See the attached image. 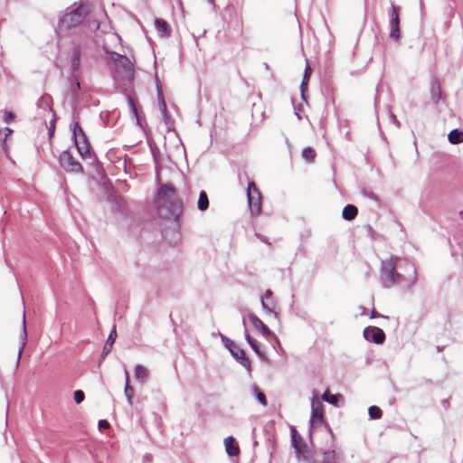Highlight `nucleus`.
I'll return each instance as SVG.
<instances>
[{"mask_svg": "<svg viewBox=\"0 0 463 463\" xmlns=\"http://www.w3.org/2000/svg\"><path fill=\"white\" fill-rule=\"evenodd\" d=\"M380 282L383 288H391L400 286L411 288L417 282L416 265L407 260L391 256L381 261Z\"/></svg>", "mask_w": 463, "mask_h": 463, "instance_id": "1", "label": "nucleus"}, {"mask_svg": "<svg viewBox=\"0 0 463 463\" xmlns=\"http://www.w3.org/2000/svg\"><path fill=\"white\" fill-rule=\"evenodd\" d=\"M156 200L158 215L163 219L173 220L178 223L184 204L182 199L177 196L174 184L171 183L160 184L157 188Z\"/></svg>", "mask_w": 463, "mask_h": 463, "instance_id": "2", "label": "nucleus"}, {"mask_svg": "<svg viewBox=\"0 0 463 463\" xmlns=\"http://www.w3.org/2000/svg\"><path fill=\"white\" fill-rule=\"evenodd\" d=\"M88 14V7L76 3L66 9L65 14L59 19L56 28L57 33H67L71 29L78 27Z\"/></svg>", "mask_w": 463, "mask_h": 463, "instance_id": "3", "label": "nucleus"}, {"mask_svg": "<svg viewBox=\"0 0 463 463\" xmlns=\"http://www.w3.org/2000/svg\"><path fill=\"white\" fill-rule=\"evenodd\" d=\"M71 128L72 132L71 137L74 141L78 153L83 158L89 156L90 145L82 128L80 126L78 121H75L71 125Z\"/></svg>", "mask_w": 463, "mask_h": 463, "instance_id": "4", "label": "nucleus"}, {"mask_svg": "<svg viewBox=\"0 0 463 463\" xmlns=\"http://www.w3.org/2000/svg\"><path fill=\"white\" fill-rule=\"evenodd\" d=\"M291 444L296 452V458L298 461L311 463L312 455L310 454L307 443L303 440L302 436L298 432L295 427L290 428Z\"/></svg>", "mask_w": 463, "mask_h": 463, "instance_id": "5", "label": "nucleus"}, {"mask_svg": "<svg viewBox=\"0 0 463 463\" xmlns=\"http://www.w3.org/2000/svg\"><path fill=\"white\" fill-rule=\"evenodd\" d=\"M222 342L224 346L230 351L232 356L242 365L248 372L251 371V364L250 359L246 356L243 349L239 347L235 342L228 338L227 336L220 334Z\"/></svg>", "mask_w": 463, "mask_h": 463, "instance_id": "6", "label": "nucleus"}, {"mask_svg": "<svg viewBox=\"0 0 463 463\" xmlns=\"http://www.w3.org/2000/svg\"><path fill=\"white\" fill-rule=\"evenodd\" d=\"M247 198L251 215H259L261 211V194L252 181L248 183Z\"/></svg>", "mask_w": 463, "mask_h": 463, "instance_id": "7", "label": "nucleus"}, {"mask_svg": "<svg viewBox=\"0 0 463 463\" xmlns=\"http://www.w3.org/2000/svg\"><path fill=\"white\" fill-rule=\"evenodd\" d=\"M59 163L61 168L72 174H81L83 173V167L80 163L74 158L72 154L69 150H64L61 153L59 156Z\"/></svg>", "mask_w": 463, "mask_h": 463, "instance_id": "8", "label": "nucleus"}, {"mask_svg": "<svg viewBox=\"0 0 463 463\" xmlns=\"http://www.w3.org/2000/svg\"><path fill=\"white\" fill-rule=\"evenodd\" d=\"M91 41L86 39L79 43H74L71 56V67L73 72L77 71L80 66V58L85 55L87 50L90 48Z\"/></svg>", "mask_w": 463, "mask_h": 463, "instance_id": "9", "label": "nucleus"}, {"mask_svg": "<svg viewBox=\"0 0 463 463\" xmlns=\"http://www.w3.org/2000/svg\"><path fill=\"white\" fill-rule=\"evenodd\" d=\"M364 338L376 345H381L385 341V333L377 326H369L364 329Z\"/></svg>", "mask_w": 463, "mask_h": 463, "instance_id": "10", "label": "nucleus"}, {"mask_svg": "<svg viewBox=\"0 0 463 463\" xmlns=\"http://www.w3.org/2000/svg\"><path fill=\"white\" fill-rule=\"evenodd\" d=\"M323 407V403L314 396L311 401L310 427L316 423L322 422L324 418Z\"/></svg>", "mask_w": 463, "mask_h": 463, "instance_id": "11", "label": "nucleus"}, {"mask_svg": "<svg viewBox=\"0 0 463 463\" xmlns=\"http://www.w3.org/2000/svg\"><path fill=\"white\" fill-rule=\"evenodd\" d=\"M248 317L252 326L260 331L264 336L268 337L272 335L271 330L256 315L250 313Z\"/></svg>", "mask_w": 463, "mask_h": 463, "instance_id": "12", "label": "nucleus"}, {"mask_svg": "<svg viewBox=\"0 0 463 463\" xmlns=\"http://www.w3.org/2000/svg\"><path fill=\"white\" fill-rule=\"evenodd\" d=\"M155 27L160 38H168L171 35V28L168 23L162 18L155 19Z\"/></svg>", "mask_w": 463, "mask_h": 463, "instance_id": "13", "label": "nucleus"}, {"mask_svg": "<svg viewBox=\"0 0 463 463\" xmlns=\"http://www.w3.org/2000/svg\"><path fill=\"white\" fill-rule=\"evenodd\" d=\"M156 93H157L158 105L160 107V110H161V113H162L163 117H164V119L166 122V120L168 118L167 109H166V104H165V99H164L163 91H162V89H161L160 81H159V79H158L157 76H156Z\"/></svg>", "mask_w": 463, "mask_h": 463, "instance_id": "14", "label": "nucleus"}, {"mask_svg": "<svg viewBox=\"0 0 463 463\" xmlns=\"http://www.w3.org/2000/svg\"><path fill=\"white\" fill-rule=\"evenodd\" d=\"M134 375L137 381L143 385L148 381L150 373L147 368L141 364H137L135 366Z\"/></svg>", "mask_w": 463, "mask_h": 463, "instance_id": "15", "label": "nucleus"}, {"mask_svg": "<svg viewBox=\"0 0 463 463\" xmlns=\"http://www.w3.org/2000/svg\"><path fill=\"white\" fill-rule=\"evenodd\" d=\"M116 337H117V331H116V326H114L108 336V339H107L104 346H103V350L101 353L102 359H104L105 356H107L111 352L112 346L116 341Z\"/></svg>", "mask_w": 463, "mask_h": 463, "instance_id": "16", "label": "nucleus"}, {"mask_svg": "<svg viewBox=\"0 0 463 463\" xmlns=\"http://www.w3.org/2000/svg\"><path fill=\"white\" fill-rule=\"evenodd\" d=\"M430 97L432 101L437 104L441 99V88L437 78H432L430 81Z\"/></svg>", "mask_w": 463, "mask_h": 463, "instance_id": "17", "label": "nucleus"}, {"mask_svg": "<svg viewBox=\"0 0 463 463\" xmlns=\"http://www.w3.org/2000/svg\"><path fill=\"white\" fill-rule=\"evenodd\" d=\"M118 65L125 71L128 79H133L135 75L134 65L126 55L121 59Z\"/></svg>", "mask_w": 463, "mask_h": 463, "instance_id": "18", "label": "nucleus"}, {"mask_svg": "<svg viewBox=\"0 0 463 463\" xmlns=\"http://www.w3.org/2000/svg\"><path fill=\"white\" fill-rule=\"evenodd\" d=\"M226 452L229 456H237L240 453L239 446L232 436H229L224 439Z\"/></svg>", "mask_w": 463, "mask_h": 463, "instance_id": "19", "label": "nucleus"}, {"mask_svg": "<svg viewBox=\"0 0 463 463\" xmlns=\"http://www.w3.org/2000/svg\"><path fill=\"white\" fill-rule=\"evenodd\" d=\"M20 343H21V345H20V348L18 350V355H17V361H16V364L18 365L19 363H20V359H21V355L26 346V344H27V331H26V320H25V314H24V317H23V332L20 335Z\"/></svg>", "mask_w": 463, "mask_h": 463, "instance_id": "20", "label": "nucleus"}, {"mask_svg": "<svg viewBox=\"0 0 463 463\" xmlns=\"http://www.w3.org/2000/svg\"><path fill=\"white\" fill-rule=\"evenodd\" d=\"M242 324H243V326L246 327V323H245L244 318L242 319ZM244 336H245V340L248 342V344L250 345L251 349L255 352V354L261 358L264 357V354L260 350L257 341L250 335L247 328L244 329Z\"/></svg>", "mask_w": 463, "mask_h": 463, "instance_id": "21", "label": "nucleus"}, {"mask_svg": "<svg viewBox=\"0 0 463 463\" xmlns=\"http://www.w3.org/2000/svg\"><path fill=\"white\" fill-rule=\"evenodd\" d=\"M389 37L394 42H399L401 39L400 19L389 21Z\"/></svg>", "mask_w": 463, "mask_h": 463, "instance_id": "22", "label": "nucleus"}, {"mask_svg": "<svg viewBox=\"0 0 463 463\" xmlns=\"http://www.w3.org/2000/svg\"><path fill=\"white\" fill-rule=\"evenodd\" d=\"M36 105L44 111H52V99L49 94L42 95L37 100Z\"/></svg>", "mask_w": 463, "mask_h": 463, "instance_id": "23", "label": "nucleus"}, {"mask_svg": "<svg viewBox=\"0 0 463 463\" xmlns=\"http://www.w3.org/2000/svg\"><path fill=\"white\" fill-rule=\"evenodd\" d=\"M358 209L355 205L347 204L343 209L342 217L346 221H352L356 217Z\"/></svg>", "mask_w": 463, "mask_h": 463, "instance_id": "24", "label": "nucleus"}, {"mask_svg": "<svg viewBox=\"0 0 463 463\" xmlns=\"http://www.w3.org/2000/svg\"><path fill=\"white\" fill-rule=\"evenodd\" d=\"M448 140L452 145H458L463 142V131L458 128L452 129L448 135Z\"/></svg>", "mask_w": 463, "mask_h": 463, "instance_id": "25", "label": "nucleus"}, {"mask_svg": "<svg viewBox=\"0 0 463 463\" xmlns=\"http://www.w3.org/2000/svg\"><path fill=\"white\" fill-rule=\"evenodd\" d=\"M197 208L201 212H204L209 208V198L205 191L202 190L199 194Z\"/></svg>", "mask_w": 463, "mask_h": 463, "instance_id": "26", "label": "nucleus"}, {"mask_svg": "<svg viewBox=\"0 0 463 463\" xmlns=\"http://www.w3.org/2000/svg\"><path fill=\"white\" fill-rule=\"evenodd\" d=\"M310 74H311V68H310L309 64L307 63L306 68H305V71H304V75H303V79H302V81L300 83L301 97H302V99H304V100H306L305 90H306V88L307 86V81H308Z\"/></svg>", "mask_w": 463, "mask_h": 463, "instance_id": "27", "label": "nucleus"}, {"mask_svg": "<svg viewBox=\"0 0 463 463\" xmlns=\"http://www.w3.org/2000/svg\"><path fill=\"white\" fill-rule=\"evenodd\" d=\"M339 398H341V395L332 394L329 392L328 390L325 391L324 393L322 394V400L334 406L338 405Z\"/></svg>", "mask_w": 463, "mask_h": 463, "instance_id": "28", "label": "nucleus"}, {"mask_svg": "<svg viewBox=\"0 0 463 463\" xmlns=\"http://www.w3.org/2000/svg\"><path fill=\"white\" fill-rule=\"evenodd\" d=\"M251 391H252L253 395L259 401V402L261 405L266 406L268 403L267 399H266L265 394L260 391V389L257 385H253L251 387Z\"/></svg>", "mask_w": 463, "mask_h": 463, "instance_id": "29", "label": "nucleus"}, {"mask_svg": "<svg viewBox=\"0 0 463 463\" xmlns=\"http://www.w3.org/2000/svg\"><path fill=\"white\" fill-rule=\"evenodd\" d=\"M336 458L337 455L335 449L325 451L322 463H336Z\"/></svg>", "mask_w": 463, "mask_h": 463, "instance_id": "30", "label": "nucleus"}, {"mask_svg": "<svg viewBox=\"0 0 463 463\" xmlns=\"http://www.w3.org/2000/svg\"><path fill=\"white\" fill-rule=\"evenodd\" d=\"M127 101H128V109H129L131 114L133 115V117L136 118L137 123L139 124L138 111H137V109L134 99L131 98V96L128 95Z\"/></svg>", "mask_w": 463, "mask_h": 463, "instance_id": "31", "label": "nucleus"}, {"mask_svg": "<svg viewBox=\"0 0 463 463\" xmlns=\"http://www.w3.org/2000/svg\"><path fill=\"white\" fill-rule=\"evenodd\" d=\"M399 11H400V8L397 5H395L393 2H391V6L388 10L389 21H392V19L393 20L400 19Z\"/></svg>", "mask_w": 463, "mask_h": 463, "instance_id": "32", "label": "nucleus"}, {"mask_svg": "<svg viewBox=\"0 0 463 463\" xmlns=\"http://www.w3.org/2000/svg\"><path fill=\"white\" fill-rule=\"evenodd\" d=\"M124 394L130 406L133 405L134 389L130 383H125Z\"/></svg>", "mask_w": 463, "mask_h": 463, "instance_id": "33", "label": "nucleus"}, {"mask_svg": "<svg viewBox=\"0 0 463 463\" xmlns=\"http://www.w3.org/2000/svg\"><path fill=\"white\" fill-rule=\"evenodd\" d=\"M302 156L307 162H313L316 157V151L312 147L307 146L302 150Z\"/></svg>", "mask_w": 463, "mask_h": 463, "instance_id": "34", "label": "nucleus"}, {"mask_svg": "<svg viewBox=\"0 0 463 463\" xmlns=\"http://www.w3.org/2000/svg\"><path fill=\"white\" fill-rule=\"evenodd\" d=\"M368 414L371 419L373 420H378L382 418L383 412L382 410L375 405H372L368 409Z\"/></svg>", "mask_w": 463, "mask_h": 463, "instance_id": "35", "label": "nucleus"}, {"mask_svg": "<svg viewBox=\"0 0 463 463\" xmlns=\"http://www.w3.org/2000/svg\"><path fill=\"white\" fill-rule=\"evenodd\" d=\"M361 194H362L364 197H366V198H368V199H370V200H372V201H374L375 203H379V198H378V196H377L374 193H373V192H371V191H368V190H366V189L363 188V189L361 190Z\"/></svg>", "mask_w": 463, "mask_h": 463, "instance_id": "36", "label": "nucleus"}, {"mask_svg": "<svg viewBox=\"0 0 463 463\" xmlns=\"http://www.w3.org/2000/svg\"><path fill=\"white\" fill-rule=\"evenodd\" d=\"M73 399L75 402L79 404L84 401L85 394L81 390H77L73 393Z\"/></svg>", "mask_w": 463, "mask_h": 463, "instance_id": "37", "label": "nucleus"}, {"mask_svg": "<svg viewBox=\"0 0 463 463\" xmlns=\"http://www.w3.org/2000/svg\"><path fill=\"white\" fill-rule=\"evenodd\" d=\"M15 118V115L12 111L5 110L4 114V122L10 124Z\"/></svg>", "mask_w": 463, "mask_h": 463, "instance_id": "38", "label": "nucleus"}, {"mask_svg": "<svg viewBox=\"0 0 463 463\" xmlns=\"http://www.w3.org/2000/svg\"><path fill=\"white\" fill-rule=\"evenodd\" d=\"M260 303H261V307L263 308L264 311H266L267 313L269 314H273L276 317H278V313L273 311L267 304L266 302L264 301V298L263 297L261 298L260 299Z\"/></svg>", "mask_w": 463, "mask_h": 463, "instance_id": "39", "label": "nucleus"}, {"mask_svg": "<svg viewBox=\"0 0 463 463\" xmlns=\"http://www.w3.org/2000/svg\"><path fill=\"white\" fill-rule=\"evenodd\" d=\"M109 56L111 60L116 62L117 64L121 61V59L124 57L123 54L118 53L117 52H109Z\"/></svg>", "mask_w": 463, "mask_h": 463, "instance_id": "40", "label": "nucleus"}, {"mask_svg": "<svg viewBox=\"0 0 463 463\" xmlns=\"http://www.w3.org/2000/svg\"><path fill=\"white\" fill-rule=\"evenodd\" d=\"M98 427L99 430H107L109 428V423L107 420H99L98 422Z\"/></svg>", "mask_w": 463, "mask_h": 463, "instance_id": "41", "label": "nucleus"}, {"mask_svg": "<svg viewBox=\"0 0 463 463\" xmlns=\"http://www.w3.org/2000/svg\"><path fill=\"white\" fill-rule=\"evenodd\" d=\"M3 131L5 132V137L3 138V142H5L7 136L10 135L13 132V130L10 128L6 127L3 129Z\"/></svg>", "mask_w": 463, "mask_h": 463, "instance_id": "42", "label": "nucleus"}, {"mask_svg": "<svg viewBox=\"0 0 463 463\" xmlns=\"http://www.w3.org/2000/svg\"><path fill=\"white\" fill-rule=\"evenodd\" d=\"M390 118L392 123H394L397 127L400 126V122L398 121L396 116L392 112H391Z\"/></svg>", "mask_w": 463, "mask_h": 463, "instance_id": "43", "label": "nucleus"}, {"mask_svg": "<svg viewBox=\"0 0 463 463\" xmlns=\"http://www.w3.org/2000/svg\"><path fill=\"white\" fill-rule=\"evenodd\" d=\"M377 317H380V315L376 312L375 309H373L370 315V318H375Z\"/></svg>", "mask_w": 463, "mask_h": 463, "instance_id": "44", "label": "nucleus"}, {"mask_svg": "<svg viewBox=\"0 0 463 463\" xmlns=\"http://www.w3.org/2000/svg\"><path fill=\"white\" fill-rule=\"evenodd\" d=\"M53 131H54V123L52 121L51 122V126H50L49 130H48L49 135L52 136Z\"/></svg>", "mask_w": 463, "mask_h": 463, "instance_id": "45", "label": "nucleus"}, {"mask_svg": "<svg viewBox=\"0 0 463 463\" xmlns=\"http://www.w3.org/2000/svg\"><path fill=\"white\" fill-rule=\"evenodd\" d=\"M125 383H129V373L125 369Z\"/></svg>", "mask_w": 463, "mask_h": 463, "instance_id": "46", "label": "nucleus"}, {"mask_svg": "<svg viewBox=\"0 0 463 463\" xmlns=\"http://www.w3.org/2000/svg\"><path fill=\"white\" fill-rule=\"evenodd\" d=\"M151 458H152V456H151L150 454H146V455L144 456V460H145V461H150V460H151Z\"/></svg>", "mask_w": 463, "mask_h": 463, "instance_id": "47", "label": "nucleus"}, {"mask_svg": "<svg viewBox=\"0 0 463 463\" xmlns=\"http://www.w3.org/2000/svg\"><path fill=\"white\" fill-rule=\"evenodd\" d=\"M80 89V83L79 81H76L75 82V90H79Z\"/></svg>", "mask_w": 463, "mask_h": 463, "instance_id": "48", "label": "nucleus"}, {"mask_svg": "<svg viewBox=\"0 0 463 463\" xmlns=\"http://www.w3.org/2000/svg\"><path fill=\"white\" fill-rule=\"evenodd\" d=\"M271 294H272V291H271V289H269V288H268V289L266 290V292H265V295H266L267 297H268V296H269H269H271Z\"/></svg>", "mask_w": 463, "mask_h": 463, "instance_id": "49", "label": "nucleus"}, {"mask_svg": "<svg viewBox=\"0 0 463 463\" xmlns=\"http://www.w3.org/2000/svg\"><path fill=\"white\" fill-rule=\"evenodd\" d=\"M442 403H443V406H444L445 408H448V406H449V401H448V400H444V401L442 402Z\"/></svg>", "mask_w": 463, "mask_h": 463, "instance_id": "50", "label": "nucleus"}, {"mask_svg": "<svg viewBox=\"0 0 463 463\" xmlns=\"http://www.w3.org/2000/svg\"><path fill=\"white\" fill-rule=\"evenodd\" d=\"M209 4H211L213 7H215L214 0H207Z\"/></svg>", "mask_w": 463, "mask_h": 463, "instance_id": "51", "label": "nucleus"}, {"mask_svg": "<svg viewBox=\"0 0 463 463\" xmlns=\"http://www.w3.org/2000/svg\"><path fill=\"white\" fill-rule=\"evenodd\" d=\"M459 215H460L461 219L463 220V211H461V212L459 213Z\"/></svg>", "mask_w": 463, "mask_h": 463, "instance_id": "52", "label": "nucleus"}, {"mask_svg": "<svg viewBox=\"0 0 463 463\" xmlns=\"http://www.w3.org/2000/svg\"><path fill=\"white\" fill-rule=\"evenodd\" d=\"M193 38L194 39V42H197L196 36L193 35Z\"/></svg>", "mask_w": 463, "mask_h": 463, "instance_id": "53", "label": "nucleus"}, {"mask_svg": "<svg viewBox=\"0 0 463 463\" xmlns=\"http://www.w3.org/2000/svg\"><path fill=\"white\" fill-rule=\"evenodd\" d=\"M193 38L194 39V42H197L196 36L193 35Z\"/></svg>", "mask_w": 463, "mask_h": 463, "instance_id": "54", "label": "nucleus"}, {"mask_svg": "<svg viewBox=\"0 0 463 463\" xmlns=\"http://www.w3.org/2000/svg\"><path fill=\"white\" fill-rule=\"evenodd\" d=\"M193 38L194 39V42H197L196 36L193 35Z\"/></svg>", "mask_w": 463, "mask_h": 463, "instance_id": "55", "label": "nucleus"}]
</instances>
